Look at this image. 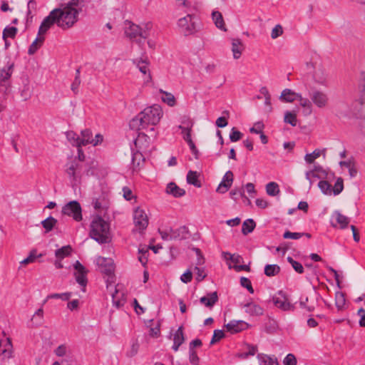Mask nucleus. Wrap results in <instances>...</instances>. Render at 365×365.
Here are the masks:
<instances>
[{"label":"nucleus","instance_id":"obj_18","mask_svg":"<svg viewBox=\"0 0 365 365\" xmlns=\"http://www.w3.org/2000/svg\"><path fill=\"white\" fill-rule=\"evenodd\" d=\"M233 182V173L228 170L225 173L222 181L217 187V192L220 193H225L231 187Z\"/></svg>","mask_w":365,"mask_h":365},{"label":"nucleus","instance_id":"obj_47","mask_svg":"<svg viewBox=\"0 0 365 365\" xmlns=\"http://www.w3.org/2000/svg\"><path fill=\"white\" fill-rule=\"evenodd\" d=\"M71 296H72L71 292H64V293H61V294H58V293L51 294H49L47 296L46 299L43 302V304L49 299H61L63 301H67L71 298Z\"/></svg>","mask_w":365,"mask_h":365},{"label":"nucleus","instance_id":"obj_51","mask_svg":"<svg viewBox=\"0 0 365 365\" xmlns=\"http://www.w3.org/2000/svg\"><path fill=\"white\" fill-rule=\"evenodd\" d=\"M17 33V29L14 26H7L4 29L3 38L6 41L7 38H14Z\"/></svg>","mask_w":365,"mask_h":365},{"label":"nucleus","instance_id":"obj_55","mask_svg":"<svg viewBox=\"0 0 365 365\" xmlns=\"http://www.w3.org/2000/svg\"><path fill=\"white\" fill-rule=\"evenodd\" d=\"M287 261L291 264L293 269L299 274H302L304 272V267L302 264L294 260L292 257H287Z\"/></svg>","mask_w":365,"mask_h":365},{"label":"nucleus","instance_id":"obj_3","mask_svg":"<svg viewBox=\"0 0 365 365\" xmlns=\"http://www.w3.org/2000/svg\"><path fill=\"white\" fill-rule=\"evenodd\" d=\"M78 5L68 1L66 6L61 8L55 9V16L57 20V26L63 29L71 27L78 19V10L76 8Z\"/></svg>","mask_w":365,"mask_h":365},{"label":"nucleus","instance_id":"obj_48","mask_svg":"<svg viewBox=\"0 0 365 365\" xmlns=\"http://www.w3.org/2000/svg\"><path fill=\"white\" fill-rule=\"evenodd\" d=\"M279 270V267L277 264H267L264 267V274L268 277H272L277 274Z\"/></svg>","mask_w":365,"mask_h":365},{"label":"nucleus","instance_id":"obj_41","mask_svg":"<svg viewBox=\"0 0 365 365\" xmlns=\"http://www.w3.org/2000/svg\"><path fill=\"white\" fill-rule=\"evenodd\" d=\"M187 182L197 187H200L201 186L200 182L198 180V174L196 171L190 170L187 175Z\"/></svg>","mask_w":365,"mask_h":365},{"label":"nucleus","instance_id":"obj_1","mask_svg":"<svg viewBox=\"0 0 365 365\" xmlns=\"http://www.w3.org/2000/svg\"><path fill=\"white\" fill-rule=\"evenodd\" d=\"M163 116V111L160 106L154 104L146 107L135 118H133L130 123V128L132 130H141L149 128L150 132H154V126L156 125Z\"/></svg>","mask_w":365,"mask_h":365},{"label":"nucleus","instance_id":"obj_29","mask_svg":"<svg viewBox=\"0 0 365 365\" xmlns=\"http://www.w3.org/2000/svg\"><path fill=\"white\" fill-rule=\"evenodd\" d=\"M14 64L9 61L7 64L0 71V81H6L11 76L14 71Z\"/></svg>","mask_w":365,"mask_h":365},{"label":"nucleus","instance_id":"obj_39","mask_svg":"<svg viewBox=\"0 0 365 365\" xmlns=\"http://www.w3.org/2000/svg\"><path fill=\"white\" fill-rule=\"evenodd\" d=\"M68 140L73 145L78 148V152H81L80 136L73 131L66 133Z\"/></svg>","mask_w":365,"mask_h":365},{"label":"nucleus","instance_id":"obj_26","mask_svg":"<svg viewBox=\"0 0 365 365\" xmlns=\"http://www.w3.org/2000/svg\"><path fill=\"white\" fill-rule=\"evenodd\" d=\"M231 49L233 54V58L235 59L240 58L244 49L242 41L239 38H232Z\"/></svg>","mask_w":365,"mask_h":365},{"label":"nucleus","instance_id":"obj_24","mask_svg":"<svg viewBox=\"0 0 365 365\" xmlns=\"http://www.w3.org/2000/svg\"><path fill=\"white\" fill-rule=\"evenodd\" d=\"M299 93L293 91L291 89L285 88L282 91L279 99L284 103H292L298 99Z\"/></svg>","mask_w":365,"mask_h":365},{"label":"nucleus","instance_id":"obj_63","mask_svg":"<svg viewBox=\"0 0 365 365\" xmlns=\"http://www.w3.org/2000/svg\"><path fill=\"white\" fill-rule=\"evenodd\" d=\"M225 336V334L223 331L217 329L214 331L212 338L211 339L210 344H213L216 343L217 341H220L221 339H222Z\"/></svg>","mask_w":365,"mask_h":365},{"label":"nucleus","instance_id":"obj_19","mask_svg":"<svg viewBox=\"0 0 365 365\" xmlns=\"http://www.w3.org/2000/svg\"><path fill=\"white\" fill-rule=\"evenodd\" d=\"M96 262L101 268L102 272L110 274L113 271V262L110 258L98 257L96 259Z\"/></svg>","mask_w":365,"mask_h":365},{"label":"nucleus","instance_id":"obj_46","mask_svg":"<svg viewBox=\"0 0 365 365\" xmlns=\"http://www.w3.org/2000/svg\"><path fill=\"white\" fill-rule=\"evenodd\" d=\"M54 353L60 357L69 356L71 354V349L67 345L61 344L54 350Z\"/></svg>","mask_w":365,"mask_h":365},{"label":"nucleus","instance_id":"obj_4","mask_svg":"<svg viewBox=\"0 0 365 365\" xmlns=\"http://www.w3.org/2000/svg\"><path fill=\"white\" fill-rule=\"evenodd\" d=\"M307 68L308 70L313 71V80L316 83L327 86V75L318 58H312L309 62H307Z\"/></svg>","mask_w":365,"mask_h":365},{"label":"nucleus","instance_id":"obj_38","mask_svg":"<svg viewBox=\"0 0 365 365\" xmlns=\"http://www.w3.org/2000/svg\"><path fill=\"white\" fill-rule=\"evenodd\" d=\"M93 133L91 130L85 129L81 131L80 141H81V148L82 146H85L88 144H90V141L92 140Z\"/></svg>","mask_w":365,"mask_h":365},{"label":"nucleus","instance_id":"obj_15","mask_svg":"<svg viewBox=\"0 0 365 365\" xmlns=\"http://www.w3.org/2000/svg\"><path fill=\"white\" fill-rule=\"evenodd\" d=\"M56 13V11H53L52 10L50 12L49 15L44 18L38 29L39 34H41L44 36V35L51 28L53 25H57V20L55 16Z\"/></svg>","mask_w":365,"mask_h":365},{"label":"nucleus","instance_id":"obj_7","mask_svg":"<svg viewBox=\"0 0 365 365\" xmlns=\"http://www.w3.org/2000/svg\"><path fill=\"white\" fill-rule=\"evenodd\" d=\"M125 34L127 37L133 40L137 39L138 37L145 39L148 36L147 30L143 29L138 25L128 21L125 22Z\"/></svg>","mask_w":365,"mask_h":365},{"label":"nucleus","instance_id":"obj_60","mask_svg":"<svg viewBox=\"0 0 365 365\" xmlns=\"http://www.w3.org/2000/svg\"><path fill=\"white\" fill-rule=\"evenodd\" d=\"M80 84H81L80 71L78 69V70H76V76L75 77V79L71 86V90L75 93H76L78 92V87H79Z\"/></svg>","mask_w":365,"mask_h":365},{"label":"nucleus","instance_id":"obj_10","mask_svg":"<svg viewBox=\"0 0 365 365\" xmlns=\"http://www.w3.org/2000/svg\"><path fill=\"white\" fill-rule=\"evenodd\" d=\"M273 304L282 311H293L294 305L291 304L286 293L282 290L272 296Z\"/></svg>","mask_w":365,"mask_h":365},{"label":"nucleus","instance_id":"obj_64","mask_svg":"<svg viewBox=\"0 0 365 365\" xmlns=\"http://www.w3.org/2000/svg\"><path fill=\"white\" fill-rule=\"evenodd\" d=\"M284 365H297V359L292 354H288L283 360Z\"/></svg>","mask_w":365,"mask_h":365},{"label":"nucleus","instance_id":"obj_49","mask_svg":"<svg viewBox=\"0 0 365 365\" xmlns=\"http://www.w3.org/2000/svg\"><path fill=\"white\" fill-rule=\"evenodd\" d=\"M159 233L161 236V238L164 240H172L175 236L173 235V230L170 227H167L165 229H159Z\"/></svg>","mask_w":365,"mask_h":365},{"label":"nucleus","instance_id":"obj_17","mask_svg":"<svg viewBox=\"0 0 365 365\" xmlns=\"http://www.w3.org/2000/svg\"><path fill=\"white\" fill-rule=\"evenodd\" d=\"M242 307L246 314L252 317L262 316L264 314V309L253 302L245 303Z\"/></svg>","mask_w":365,"mask_h":365},{"label":"nucleus","instance_id":"obj_35","mask_svg":"<svg viewBox=\"0 0 365 365\" xmlns=\"http://www.w3.org/2000/svg\"><path fill=\"white\" fill-rule=\"evenodd\" d=\"M159 93L162 94L160 98L163 103L171 107L175 105V98L172 93L165 91L162 89H160Z\"/></svg>","mask_w":365,"mask_h":365},{"label":"nucleus","instance_id":"obj_25","mask_svg":"<svg viewBox=\"0 0 365 365\" xmlns=\"http://www.w3.org/2000/svg\"><path fill=\"white\" fill-rule=\"evenodd\" d=\"M299 101V105L303 108V114L305 116L310 115L312 113V102L311 99H308L307 98H304L301 93H299V97L297 99Z\"/></svg>","mask_w":365,"mask_h":365},{"label":"nucleus","instance_id":"obj_13","mask_svg":"<svg viewBox=\"0 0 365 365\" xmlns=\"http://www.w3.org/2000/svg\"><path fill=\"white\" fill-rule=\"evenodd\" d=\"M73 267L75 269V277L76 282L82 287H85L87 284V269L85 268V267L80 263L78 261H76L74 264Z\"/></svg>","mask_w":365,"mask_h":365},{"label":"nucleus","instance_id":"obj_16","mask_svg":"<svg viewBox=\"0 0 365 365\" xmlns=\"http://www.w3.org/2000/svg\"><path fill=\"white\" fill-rule=\"evenodd\" d=\"M4 359H10L12 356V344L10 339L4 334L0 336V356Z\"/></svg>","mask_w":365,"mask_h":365},{"label":"nucleus","instance_id":"obj_44","mask_svg":"<svg viewBox=\"0 0 365 365\" xmlns=\"http://www.w3.org/2000/svg\"><path fill=\"white\" fill-rule=\"evenodd\" d=\"M266 192L270 196L277 195L280 192L278 184L274 182H269L266 185Z\"/></svg>","mask_w":365,"mask_h":365},{"label":"nucleus","instance_id":"obj_23","mask_svg":"<svg viewBox=\"0 0 365 365\" xmlns=\"http://www.w3.org/2000/svg\"><path fill=\"white\" fill-rule=\"evenodd\" d=\"M32 87L30 85L29 79L26 77L22 78V85L19 88V93L24 101L29 100L32 96Z\"/></svg>","mask_w":365,"mask_h":365},{"label":"nucleus","instance_id":"obj_14","mask_svg":"<svg viewBox=\"0 0 365 365\" xmlns=\"http://www.w3.org/2000/svg\"><path fill=\"white\" fill-rule=\"evenodd\" d=\"M178 7L185 14H195L200 7V4L192 0H177Z\"/></svg>","mask_w":365,"mask_h":365},{"label":"nucleus","instance_id":"obj_20","mask_svg":"<svg viewBox=\"0 0 365 365\" xmlns=\"http://www.w3.org/2000/svg\"><path fill=\"white\" fill-rule=\"evenodd\" d=\"M225 327L228 331L234 334L247 329L249 327V324L242 320H232Z\"/></svg>","mask_w":365,"mask_h":365},{"label":"nucleus","instance_id":"obj_56","mask_svg":"<svg viewBox=\"0 0 365 365\" xmlns=\"http://www.w3.org/2000/svg\"><path fill=\"white\" fill-rule=\"evenodd\" d=\"M321 155L319 150H315L312 153H308L305 155L304 160L308 163H312Z\"/></svg>","mask_w":365,"mask_h":365},{"label":"nucleus","instance_id":"obj_53","mask_svg":"<svg viewBox=\"0 0 365 365\" xmlns=\"http://www.w3.org/2000/svg\"><path fill=\"white\" fill-rule=\"evenodd\" d=\"M41 256V254L38 255V257ZM37 257L38 255H36V250H33L30 252L29 255L23 259L20 263L21 264L26 265L28 264L33 263Z\"/></svg>","mask_w":365,"mask_h":365},{"label":"nucleus","instance_id":"obj_50","mask_svg":"<svg viewBox=\"0 0 365 365\" xmlns=\"http://www.w3.org/2000/svg\"><path fill=\"white\" fill-rule=\"evenodd\" d=\"M284 120L286 123H289L292 126H296L297 123L296 113L290 111L285 112Z\"/></svg>","mask_w":365,"mask_h":365},{"label":"nucleus","instance_id":"obj_45","mask_svg":"<svg viewBox=\"0 0 365 365\" xmlns=\"http://www.w3.org/2000/svg\"><path fill=\"white\" fill-rule=\"evenodd\" d=\"M43 309L42 307L39 308L36 311V312L34 314L31 321L32 322L36 325L39 326L43 323Z\"/></svg>","mask_w":365,"mask_h":365},{"label":"nucleus","instance_id":"obj_61","mask_svg":"<svg viewBox=\"0 0 365 365\" xmlns=\"http://www.w3.org/2000/svg\"><path fill=\"white\" fill-rule=\"evenodd\" d=\"M242 134L239 130H236L235 128H232L230 133V139L232 142H237L241 139Z\"/></svg>","mask_w":365,"mask_h":365},{"label":"nucleus","instance_id":"obj_43","mask_svg":"<svg viewBox=\"0 0 365 365\" xmlns=\"http://www.w3.org/2000/svg\"><path fill=\"white\" fill-rule=\"evenodd\" d=\"M56 223L57 220L53 217H48L41 222V225L46 230V232L51 231Z\"/></svg>","mask_w":365,"mask_h":365},{"label":"nucleus","instance_id":"obj_9","mask_svg":"<svg viewBox=\"0 0 365 365\" xmlns=\"http://www.w3.org/2000/svg\"><path fill=\"white\" fill-rule=\"evenodd\" d=\"M310 99L317 108L324 109L329 104V97L327 92L322 90H314L309 95Z\"/></svg>","mask_w":365,"mask_h":365},{"label":"nucleus","instance_id":"obj_33","mask_svg":"<svg viewBox=\"0 0 365 365\" xmlns=\"http://www.w3.org/2000/svg\"><path fill=\"white\" fill-rule=\"evenodd\" d=\"M112 300L113 305L117 308L122 307L125 301L123 292L115 288V292L112 293Z\"/></svg>","mask_w":365,"mask_h":365},{"label":"nucleus","instance_id":"obj_59","mask_svg":"<svg viewBox=\"0 0 365 365\" xmlns=\"http://www.w3.org/2000/svg\"><path fill=\"white\" fill-rule=\"evenodd\" d=\"M283 34V28L280 24H277L272 30L271 38L276 39Z\"/></svg>","mask_w":365,"mask_h":365},{"label":"nucleus","instance_id":"obj_11","mask_svg":"<svg viewBox=\"0 0 365 365\" xmlns=\"http://www.w3.org/2000/svg\"><path fill=\"white\" fill-rule=\"evenodd\" d=\"M133 222L135 227L139 232L145 230L148 225V217L145 211L141 207H136L133 212Z\"/></svg>","mask_w":365,"mask_h":365},{"label":"nucleus","instance_id":"obj_34","mask_svg":"<svg viewBox=\"0 0 365 365\" xmlns=\"http://www.w3.org/2000/svg\"><path fill=\"white\" fill-rule=\"evenodd\" d=\"M332 217L335 219L341 229L345 228L349 223V219L339 211H335L332 215Z\"/></svg>","mask_w":365,"mask_h":365},{"label":"nucleus","instance_id":"obj_28","mask_svg":"<svg viewBox=\"0 0 365 365\" xmlns=\"http://www.w3.org/2000/svg\"><path fill=\"white\" fill-rule=\"evenodd\" d=\"M218 296L216 292H213L207 294L200 298V302L205 304L207 307H212L214 304L217 302Z\"/></svg>","mask_w":365,"mask_h":365},{"label":"nucleus","instance_id":"obj_36","mask_svg":"<svg viewBox=\"0 0 365 365\" xmlns=\"http://www.w3.org/2000/svg\"><path fill=\"white\" fill-rule=\"evenodd\" d=\"M335 305L338 311H342L346 309L345 294L341 292H336L335 294Z\"/></svg>","mask_w":365,"mask_h":365},{"label":"nucleus","instance_id":"obj_30","mask_svg":"<svg viewBox=\"0 0 365 365\" xmlns=\"http://www.w3.org/2000/svg\"><path fill=\"white\" fill-rule=\"evenodd\" d=\"M166 192L172 195L175 197H182L185 194V191L179 187L175 183L170 182L166 187Z\"/></svg>","mask_w":365,"mask_h":365},{"label":"nucleus","instance_id":"obj_58","mask_svg":"<svg viewBox=\"0 0 365 365\" xmlns=\"http://www.w3.org/2000/svg\"><path fill=\"white\" fill-rule=\"evenodd\" d=\"M240 284L242 287L246 288L250 293L253 294L254 293V289L252 288V284L250 280L245 277H242L240 278Z\"/></svg>","mask_w":365,"mask_h":365},{"label":"nucleus","instance_id":"obj_2","mask_svg":"<svg viewBox=\"0 0 365 365\" xmlns=\"http://www.w3.org/2000/svg\"><path fill=\"white\" fill-rule=\"evenodd\" d=\"M90 237L100 244L108 243L111 240L109 223L98 215L94 216L90 225Z\"/></svg>","mask_w":365,"mask_h":365},{"label":"nucleus","instance_id":"obj_62","mask_svg":"<svg viewBox=\"0 0 365 365\" xmlns=\"http://www.w3.org/2000/svg\"><path fill=\"white\" fill-rule=\"evenodd\" d=\"M304 235V233L301 232H292L289 231H286L283 235V237L284 239L298 240L300 237H302Z\"/></svg>","mask_w":365,"mask_h":365},{"label":"nucleus","instance_id":"obj_57","mask_svg":"<svg viewBox=\"0 0 365 365\" xmlns=\"http://www.w3.org/2000/svg\"><path fill=\"white\" fill-rule=\"evenodd\" d=\"M182 138L187 143L192 153L195 155L197 153V150L193 141L192 140L191 133H186L185 135H182Z\"/></svg>","mask_w":365,"mask_h":365},{"label":"nucleus","instance_id":"obj_31","mask_svg":"<svg viewBox=\"0 0 365 365\" xmlns=\"http://www.w3.org/2000/svg\"><path fill=\"white\" fill-rule=\"evenodd\" d=\"M185 338L182 331V327H180L175 333L174 334L173 337V349L175 351H177L180 347V346L184 342Z\"/></svg>","mask_w":365,"mask_h":365},{"label":"nucleus","instance_id":"obj_27","mask_svg":"<svg viewBox=\"0 0 365 365\" xmlns=\"http://www.w3.org/2000/svg\"><path fill=\"white\" fill-rule=\"evenodd\" d=\"M259 365H279L275 356H269L264 354L257 355Z\"/></svg>","mask_w":365,"mask_h":365},{"label":"nucleus","instance_id":"obj_6","mask_svg":"<svg viewBox=\"0 0 365 365\" xmlns=\"http://www.w3.org/2000/svg\"><path fill=\"white\" fill-rule=\"evenodd\" d=\"M133 64L142 74L144 86H148L152 83L153 78L150 68V63L148 58H137L132 60Z\"/></svg>","mask_w":365,"mask_h":365},{"label":"nucleus","instance_id":"obj_8","mask_svg":"<svg viewBox=\"0 0 365 365\" xmlns=\"http://www.w3.org/2000/svg\"><path fill=\"white\" fill-rule=\"evenodd\" d=\"M62 213L71 217L77 222H80L83 219L81 206L76 200L70 201L66 204L62 208Z\"/></svg>","mask_w":365,"mask_h":365},{"label":"nucleus","instance_id":"obj_42","mask_svg":"<svg viewBox=\"0 0 365 365\" xmlns=\"http://www.w3.org/2000/svg\"><path fill=\"white\" fill-rule=\"evenodd\" d=\"M255 225V222L252 219L246 220L242 224V232L245 235L252 232Z\"/></svg>","mask_w":365,"mask_h":365},{"label":"nucleus","instance_id":"obj_37","mask_svg":"<svg viewBox=\"0 0 365 365\" xmlns=\"http://www.w3.org/2000/svg\"><path fill=\"white\" fill-rule=\"evenodd\" d=\"M44 39H45V37L43 35L39 34V33H38L37 37L36 38V39L34 41V42L31 43V45L30 46V47L29 48V51H28L29 53L31 55V54H34V53H36V51L43 44Z\"/></svg>","mask_w":365,"mask_h":365},{"label":"nucleus","instance_id":"obj_12","mask_svg":"<svg viewBox=\"0 0 365 365\" xmlns=\"http://www.w3.org/2000/svg\"><path fill=\"white\" fill-rule=\"evenodd\" d=\"M327 172L319 165H315L312 170L305 173L306 179L309 182V187L313 185L315 178L324 179L327 178Z\"/></svg>","mask_w":365,"mask_h":365},{"label":"nucleus","instance_id":"obj_5","mask_svg":"<svg viewBox=\"0 0 365 365\" xmlns=\"http://www.w3.org/2000/svg\"><path fill=\"white\" fill-rule=\"evenodd\" d=\"M195 14H186L178 20L177 25L180 31L185 36L194 34L197 31Z\"/></svg>","mask_w":365,"mask_h":365},{"label":"nucleus","instance_id":"obj_52","mask_svg":"<svg viewBox=\"0 0 365 365\" xmlns=\"http://www.w3.org/2000/svg\"><path fill=\"white\" fill-rule=\"evenodd\" d=\"M318 186L324 194L331 195V193H332L331 185L327 181L321 180L319 182Z\"/></svg>","mask_w":365,"mask_h":365},{"label":"nucleus","instance_id":"obj_22","mask_svg":"<svg viewBox=\"0 0 365 365\" xmlns=\"http://www.w3.org/2000/svg\"><path fill=\"white\" fill-rule=\"evenodd\" d=\"M66 173L75 183L80 182L81 171L80 166L77 163H71L66 169Z\"/></svg>","mask_w":365,"mask_h":365},{"label":"nucleus","instance_id":"obj_54","mask_svg":"<svg viewBox=\"0 0 365 365\" xmlns=\"http://www.w3.org/2000/svg\"><path fill=\"white\" fill-rule=\"evenodd\" d=\"M344 189V182L341 178H338L334 187L332 188V192L334 195H337L341 192Z\"/></svg>","mask_w":365,"mask_h":365},{"label":"nucleus","instance_id":"obj_40","mask_svg":"<svg viewBox=\"0 0 365 365\" xmlns=\"http://www.w3.org/2000/svg\"><path fill=\"white\" fill-rule=\"evenodd\" d=\"M71 251L72 248L70 245L63 246L55 252V255L57 259H63L68 257L71 254Z\"/></svg>","mask_w":365,"mask_h":365},{"label":"nucleus","instance_id":"obj_32","mask_svg":"<svg viewBox=\"0 0 365 365\" xmlns=\"http://www.w3.org/2000/svg\"><path fill=\"white\" fill-rule=\"evenodd\" d=\"M212 19L217 28L224 31H227L222 15L220 11H213L212 13Z\"/></svg>","mask_w":365,"mask_h":365},{"label":"nucleus","instance_id":"obj_21","mask_svg":"<svg viewBox=\"0 0 365 365\" xmlns=\"http://www.w3.org/2000/svg\"><path fill=\"white\" fill-rule=\"evenodd\" d=\"M196 252L198 256V258H197V266H195V269H194L195 272V274H196L195 279L197 282H201L206 277L207 274L205 272L204 267H199L200 265H202L204 264V259L202 258V255H200V250L196 249Z\"/></svg>","mask_w":365,"mask_h":365}]
</instances>
